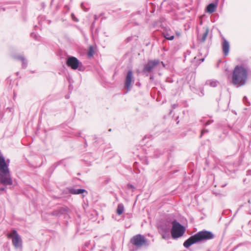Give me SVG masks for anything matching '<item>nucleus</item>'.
<instances>
[{"mask_svg": "<svg viewBox=\"0 0 251 251\" xmlns=\"http://www.w3.org/2000/svg\"><path fill=\"white\" fill-rule=\"evenodd\" d=\"M9 163V160L6 161L0 152V191H1L6 190V186L13 184Z\"/></svg>", "mask_w": 251, "mask_h": 251, "instance_id": "f257e3e1", "label": "nucleus"}, {"mask_svg": "<svg viewBox=\"0 0 251 251\" xmlns=\"http://www.w3.org/2000/svg\"><path fill=\"white\" fill-rule=\"evenodd\" d=\"M215 237V235L211 231L203 230L191 236L184 241L183 245L185 248H188L194 244L214 239Z\"/></svg>", "mask_w": 251, "mask_h": 251, "instance_id": "f03ea898", "label": "nucleus"}, {"mask_svg": "<svg viewBox=\"0 0 251 251\" xmlns=\"http://www.w3.org/2000/svg\"><path fill=\"white\" fill-rule=\"evenodd\" d=\"M248 75L247 69L243 66H236L232 72V83L238 87L245 85Z\"/></svg>", "mask_w": 251, "mask_h": 251, "instance_id": "7ed1b4c3", "label": "nucleus"}, {"mask_svg": "<svg viewBox=\"0 0 251 251\" xmlns=\"http://www.w3.org/2000/svg\"><path fill=\"white\" fill-rule=\"evenodd\" d=\"M172 227L171 235L173 239H177L182 236L186 231L185 227L175 219L171 222Z\"/></svg>", "mask_w": 251, "mask_h": 251, "instance_id": "20e7f679", "label": "nucleus"}, {"mask_svg": "<svg viewBox=\"0 0 251 251\" xmlns=\"http://www.w3.org/2000/svg\"><path fill=\"white\" fill-rule=\"evenodd\" d=\"M8 238L12 239V243L16 250H22L23 247V241L21 236L16 229H12L7 235Z\"/></svg>", "mask_w": 251, "mask_h": 251, "instance_id": "39448f33", "label": "nucleus"}, {"mask_svg": "<svg viewBox=\"0 0 251 251\" xmlns=\"http://www.w3.org/2000/svg\"><path fill=\"white\" fill-rule=\"evenodd\" d=\"M66 64L73 70L78 69L79 71H83L85 70L82 62L74 56H69L66 61Z\"/></svg>", "mask_w": 251, "mask_h": 251, "instance_id": "423d86ee", "label": "nucleus"}, {"mask_svg": "<svg viewBox=\"0 0 251 251\" xmlns=\"http://www.w3.org/2000/svg\"><path fill=\"white\" fill-rule=\"evenodd\" d=\"M159 63L160 61L158 59L149 60L148 62L144 65L142 73L147 76H149V74L152 72Z\"/></svg>", "mask_w": 251, "mask_h": 251, "instance_id": "0eeeda50", "label": "nucleus"}, {"mask_svg": "<svg viewBox=\"0 0 251 251\" xmlns=\"http://www.w3.org/2000/svg\"><path fill=\"white\" fill-rule=\"evenodd\" d=\"M69 212L70 209L68 207H61L53 211L50 214L52 216L56 217L63 216L64 218H70Z\"/></svg>", "mask_w": 251, "mask_h": 251, "instance_id": "6e6552de", "label": "nucleus"}, {"mask_svg": "<svg viewBox=\"0 0 251 251\" xmlns=\"http://www.w3.org/2000/svg\"><path fill=\"white\" fill-rule=\"evenodd\" d=\"M147 242L145 237L141 234H137L134 236L131 239L130 242L137 247H141Z\"/></svg>", "mask_w": 251, "mask_h": 251, "instance_id": "1a4fd4ad", "label": "nucleus"}, {"mask_svg": "<svg viewBox=\"0 0 251 251\" xmlns=\"http://www.w3.org/2000/svg\"><path fill=\"white\" fill-rule=\"evenodd\" d=\"M134 82L133 74L132 70L128 71L125 78V85L127 90H130L132 87V82Z\"/></svg>", "mask_w": 251, "mask_h": 251, "instance_id": "9d476101", "label": "nucleus"}, {"mask_svg": "<svg viewBox=\"0 0 251 251\" xmlns=\"http://www.w3.org/2000/svg\"><path fill=\"white\" fill-rule=\"evenodd\" d=\"M222 50L225 56H227L229 52V42L225 38H223L222 42Z\"/></svg>", "mask_w": 251, "mask_h": 251, "instance_id": "9b49d317", "label": "nucleus"}, {"mask_svg": "<svg viewBox=\"0 0 251 251\" xmlns=\"http://www.w3.org/2000/svg\"><path fill=\"white\" fill-rule=\"evenodd\" d=\"M203 29H204V31L203 34L198 35V40L201 43L205 42L209 32V29L207 27H203Z\"/></svg>", "mask_w": 251, "mask_h": 251, "instance_id": "f8f14e48", "label": "nucleus"}, {"mask_svg": "<svg viewBox=\"0 0 251 251\" xmlns=\"http://www.w3.org/2000/svg\"><path fill=\"white\" fill-rule=\"evenodd\" d=\"M68 190L70 194L74 195L83 194L84 193H85L86 194H88L87 191L84 189H75L74 188H69Z\"/></svg>", "mask_w": 251, "mask_h": 251, "instance_id": "ddd939ff", "label": "nucleus"}, {"mask_svg": "<svg viewBox=\"0 0 251 251\" xmlns=\"http://www.w3.org/2000/svg\"><path fill=\"white\" fill-rule=\"evenodd\" d=\"M217 4L211 3L209 4L206 7V12L209 14L213 13L216 10Z\"/></svg>", "mask_w": 251, "mask_h": 251, "instance_id": "4468645a", "label": "nucleus"}, {"mask_svg": "<svg viewBox=\"0 0 251 251\" xmlns=\"http://www.w3.org/2000/svg\"><path fill=\"white\" fill-rule=\"evenodd\" d=\"M218 83L219 82L215 79L207 80L205 82L206 85H209L212 87H215L217 86Z\"/></svg>", "mask_w": 251, "mask_h": 251, "instance_id": "2eb2a0df", "label": "nucleus"}, {"mask_svg": "<svg viewBox=\"0 0 251 251\" xmlns=\"http://www.w3.org/2000/svg\"><path fill=\"white\" fill-rule=\"evenodd\" d=\"M16 58L20 60L22 62V67L23 68H26L27 66V61L25 59L24 56H17Z\"/></svg>", "mask_w": 251, "mask_h": 251, "instance_id": "dca6fc26", "label": "nucleus"}, {"mask_svg": "<svg viewBox=\"0 0 251 251\" xmlns=\"http://www.w3.org/2000/svg\"><path fill=\"white\" fill-rule=\"evenodd\" d=\"M124 210V207L123 204H119L118 206L117 209V213L120 215H121Z\"/></svg>", "mask_w": 251, "mask_h": 251, "instance_id": "f3484780", "label": "nucleus"}, {"mask_svg": "<svg viewBox=\"0 0 251 251\" xmlns=\"http://www.w3.org/2000/svg\"><path fill=\"white\" fill-rule=\"evenodd\" d=\"M94 50L93 46H90L89 48L87 55L89 57H92L94 54Z\"/></svg>", "mask_w": 251, "mask_h": 251, "instance_id": "a211bd4d", "label": "nucleus"}, {"mask_svg": "<svg viewBox=\"0 0 251 251\" xmlns=\"http://www.w3.org/2000/svg\"><path fill=\"white\" fill-rule=\"evenodd\" d=\"M164 37L167 40H173L174 39V35H170L168 32L163 33Z\"/></svg>", "mask_w": 251, "mask_h": 251, "instance_id": "6ab92c4d", "label": "nucleus"}, {"mask_svg": "<svg viewBox=\"0 0 251 251\" xmlns=\"http://www.w3.org/2000/svg\"><path fill=\"white\" fill-rule=\"evenodd\" d=\"M154 153H155V154H154V156L155 157H159L160 154H161V152H160V151L158 150H156V151H155Z\"/></svg>", "mask_w": 251, "mask_h": 251, "instance_id": "aec40b11", "label": "nucleus"}, {"mask_svg": "<svg viewBox=\"0 0 251 251\" xmlns=\"http://www.w3.org/2000/svg\"><path fill=\"white\" fill-rule=\"evenodd\" d=\"M207 132H208V129L202 130L201 131V134L200 135V137L201 138L204 133H207Z\"/></svg>", "mask_w": 251, "mask_h": 251, "instance_id": "412c9836", "label": "nucleus"}, {"mask_svg": "<svg viewBox=\"0 0 251 251\" xmlns=\"http://www.w3.org/2000/svg\"><path fill=\"white\" fill-rule=\"evenodd\" d=\"M213 122V120H209L206 122V123H205V126L209 125L211 124H212Z\"/></svg>", "mask_w": 251, "mask_h": 251, "instance_id": "4be33fe9", "label": "nucleus"}, {"mask_svg": "<svg viewBox=\"0 0 251 251\" xmlns=\"http://www.w3.org/2000/svg\"><path fill=\"white\" fill-rule=\"evenodd\" d=\"M31 36L33 37L35 39L38 40V36L37 35L34 34V33H31Z\"/></svg>", "mask_w": 251, "mask_h": 251, "instance_id": "5701e85b", "label": "nucleus"}, {"mask_svg": "<svg viewBox=\"0 0 251 251\" xmlns=\"http://www.w3.org/2000/svg\"><path fill=\"white\" fill-rule=\"evenodd\" d=\"M81 7L82 8V9L85 11H87V9L85 8L84 7V3L83 2H82L81 4Z\"/></svg>", "mask_w": 251, "mask_h": 251, "instance_id": "b1692460", "label": "nucleus"}, {"mask_svg": "<svg viewBox=\"0 0 251 251\" xmlns=\"http://www.w3.org/2000/svg\"><path fill=\"white\" fill-rule=\"evenodd\" d=\"M247 176H251V170H249L247 171Z\"/></svg>", "mask_w": 251, "mask_h": 251, "instance_id": "393cba45", "label": "nucleus"}, {"mask_svg": "<svg viewBox=\"0 0 251 251\" xmlns=\"http://www.w3.org/2000/svg\"><path fill=\"white\" fill-rule=\"evenodd\" d=\"M178 106V104H173L172 105V106L173 109H175L176 107H177Z\"/></svg>", "mask_w": 251, "mask_h": 251, "instance_id": "a878e982", "label": "nucleus"}, {"mask_svg": "<svg viewBox=\"0 0 251 251\" xmlns=\"http://www.w3.org/2000/svg\"><path fill=\"white\" fill-rule=\"evenodd\" d=\"M150 79L151 80H153L154 79V76L152 75H150Z\"/></svg>", "mask_w": 251, "mask_h": 251, "instance_id": "bb28decb", "label": "nucleus"}, {"mask_svg": "<svg viewBox=\"0 0 251 251\" xmlns=\"http://www.w3.org/2000/svg\"><path fill=\"white\" fill-rule=\"evenodd\" d=\"M83 139H84V140H85V146H87V142H86V139H85V137H83Z\"/></svg>", "mask_w": 251, "mask_h": 251, "instance_id": "cd10ccee", "label": "nucleus"}, {"mask_svg": "<svg viewBox=\"0 0 251 251\" xmlns=\"http://www.w3.org/2000/svg\"><path fill=\"white\" fill-rule=\"evenodd\" d=\"M128 187H130V188H134L133 186L131 184H128Z\"/></svg>", "mask_w": 251, "mask_h": 251, "instance_id": "c85d7f7f", "label": "nucleus"}, {"mask_svg": "<svg viewBox=\"0 0 251 251\" xmlns=\"http://www.w3.org/2000/svg\"><path fill=\"white\" fill-rule=\"evenodd\" d=\"M89 243H90V241H88V242H87L86 243H85V246H88L89 245Z\"/></svg>", "mask_w": 251, "mask_h": 251, "instance_id": "c756f323", "label": "nucleus"}, {"mask_svg": "<svg viewBox=\"0 0 251 251\" xmlns=\"http://www.w3.org/2000/svg\"><path fill=\"white\" fill-rule=\"evenodd\" d=\"M162 237H163V238L165 239V238H166V237H165V235L164 234H162Z\"/></svg>", "mask_w": 251, "mask_h": 251, "instance_id": "7c9ffc66", "label": "nucleus"}, {"mask_svg": "<svg viewBox=\"0 0 251 251\" xmlns=\"http://www.w3.org/2000/svg\"><path fill=\"white\" fill-rule=\"evenodd\" d=\"M204 60V58H202L200 60L201 61V62H203Z\"/></svg>", "mask_w": 251, "mask_h": 251, "instance_id": "2f4dec72", "label": "nucleus"}, {"mask_svg": "<svg viewBox=\"0 0 251 251\" xmlns=\"http://www.w3.org/2000/svg\"><path fill=\"white\" fill-rule=\"evenodd\" d=\"M80 135H81V133H80V132H79V133H78L77 136H80Z\"/></svg>", "mask_w": 251, "mask_h": 251, "instance_id": "473e14b6", "label": "nucleus"}, {"mask_svg": "<svg viewBox=\"0 0 251 251\" xmlns=\"http://www.w3.org/2000/svg\"><path fill=\"white\" fill-rule=\"evenodd\" d=\"M65 98L66 99H68L69 98V97L68 95H67V96H65Z\"/></svg>", "mask_w": 251, "mask_h": 251, "instance_id": "72a5a7b5", "label": "nucleus"}, {"mask_svg": "<svg viewBox=\"0 0 251 251\" xmlns=\"http://www.w3.org/2000/svg\"><path fill=\"white\" fill-rule=\"evenodd\" d=\"M164 231H165V232L166 233L167 232V230L166 229L165 230H164Z\"/></svg>", "mask_w": 251, "mask_h": 251, "instance_id": "f704fd0d", "label": "nucleus"}, {"mask_svg": "<svg viewBox=\"0 0 251 251\" xmlns=\"http://www.w3.org/2000/svg\"><path fill=\"white\" fill-rule=\"evenodd\" d=\"M226 185V184H225V185H223V186H222V187H225Z\"/></svg>", "mask_w": 251, "mask_h": 251, "instance_id": "c9c22d12", "label": "nucleus"}, {"mask_svg": "<svg viewBox=\"0 0 251 251\" xmlns=\"http://www.w3.org/2000/svg\"><path fill=\"white\" fill-rule=\"evenodd\" d=\"M95 139H96V135L94 136Z\"/></svg>", "mask_w": 251, "mask_h": 251, "instance_id": "e433bc0d", "label": "nucleus"}, {"mask_svg": "<svg viewBox=\"0 0 251 251\" xmlns=\"http://www.w3.org/2000/svg\"><path fill=\"white\" fill-rule=\"evenodd\" d=\"M72 17L74 16V14H72Z\"/></svg>", "mask_w": 251, "mask_h": 251, "instance_id": "4c0bfd02", "label": "nucleus"}, {"mask_svg": "<svg viewBox=\"0 0 251 251\" xmlns=\"http://www.w3.org/2000/svg\"><path fill=\"white\" fill-rule=\"evenodd\" d=\"M78 20H75V21H76V22H78Z\"/></svg>", "mask_w": 251, "mask_h": 251, "instance_id": "58836bf2", "label": "nucleus"}, {"mask_svg": "<svg viewBox=\"0 0 251 251\" xmlns=\"http://www.w3.org/2000/svg\"><path fill=\"white\" fill-rule=\"evenodd\" d=\"M15 97H16V95H15V94L14 95V98H15Z\"/></svg>", "mask_w": 251, "mask_h": 251, "instance_id": "ea45409f", "label": "nucleus"}]
</instances>
